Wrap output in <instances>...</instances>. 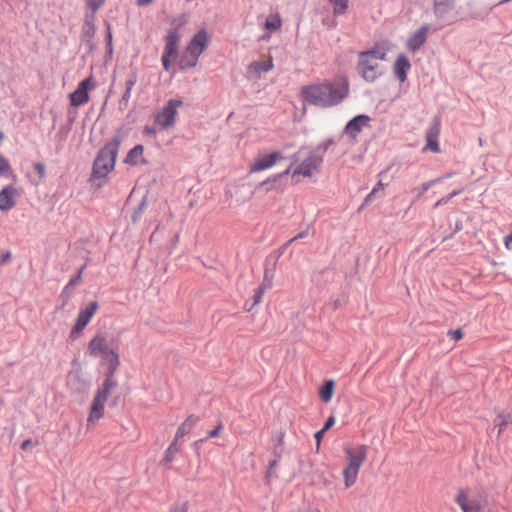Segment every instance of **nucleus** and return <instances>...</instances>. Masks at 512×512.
<instances>
[{
	"label": "nucleus",
	"instance_id": "nucleus-1",
	"mask_svg": "<svg viewBox=\"0 0 512 512\" xmlns=\"http://www.w3.org/2000/svg\"><path fill=\"white\" fill-rule=\"evenodd\" d=\"M350 85L346 77L318 80L301 87L300 97L308 105L331 108L339 105L349 95Z\"/></svg>",
	"mask_w": 512,
	"mask_h": 512
},
{
	"label": "nucleus",
	"instance_id": "nucleus-2",
	"mask_svg": "<svg viewBox=\"0 0 512 512\" xmlns=\"http://www.w3.org/2000/svg\"><path fill=\"white\" fill-rule=\"evenodd\" d=\"M391 49L389 42H382L367 51L359 53L357 71L366 82L376 81L383 73L380 61L386 60Z\"/></svg>",
	"mask_w": 512,
	"mask_h": 512
},
{
	"label": "nucleus",
	"instance_id": "nucleus-3",
	"mask_svg": "<svg viewBox=\"0 0 512 512\" xmlns=\"http://www.w3.org/2000/svg\"><path fill=\"white\" fill-rule=\"evenodd\" d=\"M344 453L346 464L342 470V476L345 488H350L357 482L360 469L367 457V447L365 445L345 446Z\"/></svg>",
	"mask_w": 512,
	"mask_h": 512
},
{
	"label": "nucleus",
	"instance_id": "nucleus-4",
	"mask_svg": "<svg viewBox=\"0 0 512 512\" xmlns=\"http://www.w3.org/2000/svg\"><path fill=\"white\" fill-rule=\"evenodd\" d=\"M119 147L120 140L115 138L100 150L93 165V174L96 177H104L114 169Z\"/></svg>",
	"mask_w": 512,
	"mask_h": 512
},
{
	"label": "nucleus",
	"instance_id": "nucleus-5",
	"mask_svg": "<svg viewBox=\"0 0 512 512\" xmlns=\"http://www.w3.org/2000/svg\"><path fill=\"white\" fill-rule=\"evenodd\" d=\"M116 386L111 383H102L96 390L87 418L86 426L88 429L93 428L104 416L105 404Z\"/></svg>",
	"mask_w": 512,
	"mask_h": 512
},
{
	"label": "nucleus",
	"instance_id": "nucleus-6",
	"mask_svg": "<svg viewBox=\"0 0 512 512\" xmlns=\"http://www.w3.org/2000/svg\"><path fill=\"white\" fill-rule=\"evenodd\" d=\"M186 23L185 16H181L177 19H174L173 25L174 29L169 31L167 36L165 37V48L162 56V64L163 68L166 71H169L170 66L176 60L180 42V36L178 34V29Z\"/></svg>",
	"mask_w": 512,
	"mask_h": 512
},
{
	"label": "nucleus",
	"instance_id": "nucleus-7",
	"mask_svg": "<svg viewBox=\"0 0 512 512\" xmlns=\"http://www.w3.org/2000/svg\"><path fill=\"white\" fill-rule=\"evenodd\" d=\"M209 38L205 31H199L190 41L187 47V53L191 57L190 60H186L183 67H193L197 63L198 57L208 46Z\"/></svg>",
	"mask_w": 512,
	"mask_h": 512
},
{
	"label": "nucleus",
	"instance_id": "nucleus-8",
	"mask_svg": "<svg viewBox=\"0 0 512 512\" xmlns=\"http://www.w3.org/2000/svg\"><path fill=\"white\" fill-rule=\"evenodd\" d=\"M180 106H182V101L169 100L163 109L156 114L155 122L164 129L172 127L176 120L177 109Z\"/></svg>",
	"mask_w": 512,
	"mask_h": 512
},
{
	"label": "nucleus",
	"instance_id": "nucleus-9",
	"mask_svg": "<svg viewBox=\"0 0 512 512\" xmlns=\"http://www.w3.org/2000/svg\"><path fill=\"white\" fill-rule=\"evenodd\" d=\"M98 310V303L96 301L90 302L84 309L79 311L76 322L70 332V338L76 339L84 328L89 324L92 317Z\"/></svg>",
	"mask_w": 512,
	"mask_h": 512
},
{
	"label": "nucleus",
	"instance_id": "nucleus-10",
	"mask_svg": "<svg viewBox=\"0 0 512 512\" xmlns=\"http://www.w3.org/2000/svg\"><path fill=\"white\" fill-rule=\"evenodd\" d=\"M96 87V82L92 76L81 81L76 90L70 94V103L72 106L78 107L83 104H86L89 101L90 90H93Z\"/></svg>",
	"mask_w": 512,
	"mask_h": 512
},
{
	"label": "nucleus",
	"instance_id": "nucleus-11",
	"mask_svg": "<svg viewBox=\"0 0 512 512\" xmlns=\"http://www.w3.org/2000/svg\"><path fill=\"white\" fill-rule=\"evenodd\" d=\"M100 358V364L106 367L105 379L103 383H111L113 385H117L114 374L120 365L118 352L114 349L100 356Z\"/></svg>",
	"mask_w": 512,
	"mask_h": 512
},
{
	"label": "nucleus",
	"instance_id": "nucleus-12",
	"mask_svg": "<svg viewBox=\"0 0 512 512\" xmlns=\"http://www.w3.org/2000/svg\"><path fill=\"white\" fill-rule=\"evenodd\" d=\"M321 163V157L315 154H310L307 158L300 162L297 168L293 171L292 176L312 177L317 173Z\"/></svg>",
	"mask_w": 512,
	"mask_h": 512
},
{
	"label": "nucleus",
	"instance_id": "nucleus-13",
	"mask_svg": "<svg viewBox=\"0 0 512 512\" xmlns=\"http://www.w3.org/2000/svg\"><path fill=\"white\" fill-rule=\"evenodd\" d=\"M112 350L113 349L109 348L108 346L106 334L104 332L99 331L89 341L86 353L92 357H100Z\"/></svg>",
	"mask_w": 512,
	"mask_h": 512
},
{
	"label": "nucleus",
	"instance_id": "nucleus-14",
	"mask_svg": "<svg viewBox=\"0 0 512 512\" xmlns=\"http://www.w3.org/2000/svg\"><path fill=\"white\" fill-rule=\"evenodd\" d=\"M84 2L87 9L84 28L87 34L93 35L95 31V14L104 6L106 0H84Z\"/></svg>",
	"mask_w": 512,
	"mask_h": 512
},
{
	"label": "nucleus",
	"instance_id": "nucleus-15",
	"mask_svg": "<svg viewBox=\"0 0 512 512\" xmlns=\"http://www.w3.org/2000/svg\"><path fill=\"white\" fill-rule=\"evenodd\" d=\"M283 159L280 152H272L270 154L259 155L255 158L250 166V173H258L274 166L279 160Z\"/></svg>",
	"mask_w": 512,
	"mask_h": 512
},
{
	"label": "nucleus",
	"instance_id": "nucleus-16",
	"mask_svg": "<svg viewBox=\"0 0 512 512\" xmlns=\"http://www.w3.org/2000/svg\"><path fill=\"white\" fill-rule=\"evenodd\" d=\"M455 502L463 512H480L483 508L481 502L476 498L470 497L467 490H460L455 497Z\"/></svg>",
	"mask_w": 512,
	"mask_h": 512
},
{
	"label": "nucleus",
	"instance_id": "nucleus-17",
	"mask_svg": "<svg viewBox=\"0 0 512 512\" xmlns=\"http://www.w3.org/2000/svg\"><path fill=\"white\" fill-rule=\"evenodd\" d=\"M20 195V191L12 186H5L0 191V211L6 212L16 205V199Z\"/></svg>",
	"mask_w": 512,
	"mask_h": 512
},
{
	"label": "nucleus",
	"instance_id": "nucleus-18",
	"mask_svg": "<svg viewBox=\"0 0 512 512\" xmlns=\"http://www.w3.org/2000/svg\"><path fill=\"white\" fill-rule=\"evenodd\" d=\"M371 118L367 115H357L351 119L345 126V133L355 139L364 127L369 126Z\"/></svg>",
	"mask_w": 512,
	"mask_h": 512
},
{
	"label": "nucleus",
	"instance_id": "nucleus-19",
	"mask_svg": "<svg viewBox=\"0 0 512 512\" xmlns=\"http://www.w3.org/2000/svg\"><path fill=\"white\" fill-rule=\"evenodd\" d=\"M429 33V26L423 25L418 30L412 33L406 42L408 50L417 51L426 41Z\"/></svg>",
	"mask_w": 512,
	"mask_h": 512
},
{
	"label": "nucleus",
	"instance_id": "nucleus-20",
	"mask_svg": "<svg viewBox=\"0 0 512 512\" xmlns=\"http://www.w3.org/2000/svg\"><path fill=\"white\" fill-rule=\"evenodd\" d=\"M440 134V120L435 118L432 125L429 127L426 133V147L425 149L431 150L435 153L440 151L438 137Z\"/></svg>",
	"mask_w": 512,
	"mask_h": 512
},
{
	"label": "nucleus",
	"instance_id": "nucleus-21",
	"mask_svg": "<svg viewBox=\"0 0 512 512\" xmlns=\"http://www.w3.org/2000/svg\"><path fill=\"white\" fill-rule=\"evenodd\" d=\"M199 421V417L196 415H189L178 427L174 440L177 442L184 436L188 435Z\"/></svg>",
	"mask_w": 512,
	"mask_h": 512
},
{
	"label": "nucleus",
	"instance_id": "nucleus-22",
	"mask_svg": "<svg viewBox=\"0 0 512 512\" xmlns=\"http://www.w3.org/2000/svg\"><path fill=\"white\" fill-rule=\"evenodd\" d=\"M410 67L409 59L405 55H399L394 64V73L401 82L407 79V71Z\"/></svg>",
	"mask_w": 512,
	"mask_h": 512
},
{
	"label": "nucleus",
	"instance_id": "nucleus-23",
	"mask_svg": "<svg viewBox=\"0 0 512 512\" xmlns=\"http://www.w3.org/2000/svg\"><path fill=\"white\" fill-rule=\"evenodd\" d=\"M144 147L142 145H136L127 154L125 162L130 165L145 164L146 161L143 158Z\"/></svg>",
	"mask_w": 512,
	"mask_h": 512
},
{
	"label": "nucleus",
	"instance_id": "nucleus-24",
	"mask_svg": "<svg viewBox=\"0 0 512 512\" xmlns=\"http://www.w3.org/2000/svg\"><path fill=\"white\" fill-rule=\"evenodd\" d=\"M455 0H434L433 12L438 18L444 16L454 7Z\"/></svg>",
	"mask_w": 512,
	"mask_h": 512
},
{
	"label": "nucleus",
	"instance_id": "nucleus-25",
	"mask_svg": "<svg viewBox=\"0 0 512 512\" xmlns=\"http://www.w3.org/2000/svg\"><path fill=\"white\" fill-rule=\"evenodd\" d=\"M335 388V382L332 379L326 380L323 385L319 388L318 394L320 399L328 403L332 400Z\"/></svg>",
	"mask_w": 512,
	"mask_h": 512
},
{
	"label": "nucleus",
	"instance_id": "nucleus-26",
	"mask_svg": "<svg viewBox=\"0 0 512 512\" xmlns=\"http://www.w3.org/2000/svg\"><path fill=\"white\" fill-rule=\"evenodd\" d=\"M274 67L272 58H269L268 60L264 61H254L249 65V70L260 74L262 72H268L272 70Z\"/></svg>",
	"mask_w": 512,
	"mask_h": 512
},
{
	"label": "nucleus",
	"instance_id": "nucleus-27",
	"mask_svg": "<svg viewBox=\"0 0 512 512\" xmlns=\"http://www.w3.org/2000/svg\"><path fill=\"white\" fill-rule=\"evenodd\" d=\"M179 449L177 447V442L175 440L169 445V447L165 450L163 459L161 464L165 467H170V464L175 458V455L178 453Z\"/></svg>",
	"mask_w": 512,
	"mask_h": 512
},
{
	"label": "nucleus",
	"instance_id": "nucleus-28",
	"mask_svg": "<svg viewBox=\"0 0 512 512\" xmlns=\"http://www.w3.org/2000/svg\"><path fill=\"white\" fill-rule=\"evenodd\" d=\"M282 26V20L278 14H271L265 21V29L269 31H277Z\"/></svg>",
	"mask_w": 512,
	"mask_h": 512
},
{
	"label": "nucleus",
	"instance_id": "nucleus-29",
	"mask_svg": "<svg viewBox=\"0 0 512 512\" xmlns=\"http://www.w3.org/2000/svg\"><path fill=\"white\" fill-rule=\"evenodd\" d=\"M136 82H137V76H136V74L133 73L125 82L126 89L122 96V101L128 102L130 100L131 92H132V89L135 86Z\"/></svg>",
	"mask_w": 512,
	"mask_h": 512
},
{
	"label": "nucleus",
	"instance_id": "nucleus-30",
	"mask_svg": "<svg viewBox=\"0 0 512 512\" xmlns=\"http://www.w3.org/2000/svg\"><path fill=\"white\" fill-rule=\"evenodd\" d=\"M334 5L333 13L335 15L344 14L348 7V0H330Z\"/></svg>",
	"mask_w": 512,
	"mask_h": 512
},
{
	"label": "nucleus",
	"instance_id": "nucleus-31",
	"mask_svg": "<svg viewBox=\"0 0 512 512\" xmlns=\"http://www.w3.org/2000/svg\"><path fill=\"white\" fill-rule=\"evenodd\" d=\"M495 421L496 426L498 427V433L501 434L506 428V426L511 423V417L509 415L503 417L498 415Z\"/></svg>",
	"mask_w": 512,
	"mask_h": 512
},
{
	"label": "nucleus",
	"instance_id": "nucleus-32",
	"mask_svg": "<svg viewBox=\"0 0 512 512\" xmlns=\"http://www.w3.org/2000/svg\"><path fill=\"white\" fill-rule=\"evenodd\" d=\"M269 287V285H266L264 282L259 286V288L255 291V294L253 296L254 305H258L263 297V294L265 290Z\"/></svg>",
	"mask_w": 512,
	"mask_h": 512
},
{
	"label": "nucleus",
	"instance_id": "nucleus-33",
	"mask_svg": "<svg viewBox=\"0 0 512 512\" xmlns=\"http://www.w3.org/2000/svg\"><path fill=\"white\" fill-rule=\"evenodd\" d=\"M34 169L36 170L39 180L34 182V184H39V182L45 177L46 175V167L43 163L38 162L34 165Z\"/></svg>",
	"mask_w": 512,
	"mask_h": 512
},
{
	"label": "nucleus",
	"instance_id": "nucleus-34",
	"mask_svg": "<svg viewBox=\"0 0 512 512\" xmlns=\"http://www.w3.org/2000/svg\"><path fill=\"white\" fill-rule=\"evenodd\" d=\"M169 512H188V503L187 502H181V503H175L171 506L169 509Z\"/></svg>",
	"mask_w": 512,
	"mask_h": 512
},
{
	"label": "nucleus",
	"instance_id": "nucleus-35",
	"mask_svg": "<svg viewBox=\"0 0 512 512\" xmlns=\"http://www.w3.org/2000/svg\"><path fill=\"white\" fill-rule=\"evenodd\" d=\"M11 170L9 161L0 155V174H5Z\"/></svg>",
	"mask_w": 512,
	"mask_h": 512
},
{
	"label": "nucleus",
	"instance_id": "nucleus-36",
	"mask_svg": "<svg viewBox=\"0 0 512 512\" xmlns=\"http://www.w3.org/2000/svg\"><path fill=\"white\" fill-rule=\"evenodd\" d=\"M448 336H450L454 341H459L463 338L464 333L461 328H458L456 330H449Z\"/></svg>",
	"mask_w": 512,
	"mask_h": 512
},
{
	"label": "nucleus",
	"instance_id": "nucleus-37",
	"mask_svg": "<svg viewBox=\"0 0 512 512\" xmlns=\"http://www.w3.org/2000/svg\"><path fill=\"white\" fill-rule=\"evenodd\" d=\"M222 429H223V424H222V422H219L215 429L208 432V438L217 437L220 434V432L222 431Z\"/></svg>",
	"mask_w": 512,
	"mask_h": 512
},
{
	"label": "nucleus",
	"instance_id": "nucleus-38",
	"mask_svg": "<svg viewBox=\"0 0 512 512\" xmlns=\"http://www.w3.org/2000/svg\"><path fill=\"white\" fill-rule=\"evenodd\" d=\"M12 253L9 250L2 251L0 254V261L1 263H7L11 260Z\"/></svg>",
	"mask_w": 512,
	"mask_h": 512
},
{
	"label": "nucleus",
	"instance_id": "nucleus-39",
	"mask_svg": "<svg viewBox=\"0 0 512 512\" xmlns=\"http://www.w3.org/2000/svg\"><path fill=\"white\" fill-rule=\"evenodd\" d=\"M334 424H335V418H334V416H330L326 420L322 430L326 433L330 428L333 427Z\"/></svg>",
	"mask_w": 512,
	"mask_h": 512
},
{
	"label": "nucleus",
	"instance_id": "nucleus-40",
	"mask_svg": "<svg viewBox=\"0 0 512 512\" xmlns=\"http://www.w3.org/2000/svg\"><path fill=\"white\" fill-rule=\"evenodd\" d=\"M81 278H82V269L79 271V273L75 277L70 279V281L67 284L66 288H68L70 286L72 287V286L76 285L81 280Z\"/></svg>",
	"mask_w": 512,
	"mask_h": 512
},
{
	"label": "nucleus",
	"instance_id": "nucleus-41",
	"mask_svg": "<svg viewBox=\"0 0 512 512\" xmlns=\"http://www.w3.org/2000/svg\"><path fill=\"white\" fill-rule=\"evenodd\" d=\"M143 132H144L145 135H148V136H155L156 135L155 128L150 127V126H145Z\"/></svg>",
	"mask_w": 512,
	"mask_h": 512
},
{
	"label": "nucleus",
	"instance_id": "nucleus-42",
	"mask_svg": "<svg viewBox=\"0 0 512 512\" xmlns=\"http://www.w3.org/2000/svg\"><path fill=\"white\" fill-rule=\"evenodd\" d=\"M504 244L506 249L511 250L512 249V233L505 237Z\"/></svg>",
	"mask_w": 512,
	"mask_h": 512
},
{
	"label": "nucleus",
	"instance_id": "nucleus-43",
	"mask_svg": "<svg viewBox=\"0 0 512 512\" xmlns=\"http://www.w3.org/2000/svg\"><path fill=\"white\" fill-rule=\"evenodd\" d=\"M324 434H325V432L322 429L315 433V439L317 441V448H319L320 442H321Z\"/></svg>",
	"mask_w": 512,
	"mask_h": 512
},
{
	"label": "nucleus",
	"instance_id": "nucleus-44",
	"mask_svg": "<svg viewBox=\"0 0 512 512\" xmlns=\"http://www.w3.org/2000/svg\"><path fill=\"white\" fill-rule=\"evenodd\" d=\"M450 200V197L449 195L445 196V197H442L441 199H439L436 203H435V207H439L441 205H444L446 203H448V201Z\"/></svg>",
	"mask_w": 512,
	"mask_h": 512
},
{
	"label": "nucleus",
	"instance_id": "nucleus-45",
	"mask_svg": "<svg viewBox=\"0 0 512 512\" xmlns=\"http://www.w3.org/2000/svg\"><path fill=\"white\" fill-rule=\"evenodd\" d=\"M154 0H136V4L139 7L148 6L153 3Z\"/></svg>",
	"mask_w": 512,
	"mask_h": 512
},
{
	"label": "nucleus",
	"instance_id": "nucleus-46",
	"mask_svg": "<svg viewBox=\"0 0 512 512\" xmlns=\"http://www.w3.org/2000/svg\"><path fill=\"white\" fill-rule=\"evenodd\" d=\"M377 192V188H373L372 191L366 196L365 202H370L375 197V194Z\"/></svg>",
	"mask_w": 512,
	"mask_h": 512
},
{
	"label": "nucleus",
	"instance_id": "nucleus-47",
	"mask_svg": "<svg viewBox=\"0 0 512 512\" xmlns=\"http://www.w3.org/2000/svg\"><path fill=\"white\" fill-rule=\"evenodd\" d=\"M31 443L32 442H31L30 439H27V440L23 441L22 444H21V449L24 450V451L27 450L29 448V446L31 445Z\"/></svg>",
	"mask_w": 512,
	"mask_h": 512
},
{
	"label": "nucleus",
	"instance_id": "nucleus-48",
	"mask_svg": "<svg viewBox=\"0 0 512 512\" xmlns=\"http://www.w3.org/2000/svg\"><path fill=\"white\" fill-rule=\"evenodd\" d=\"M306 236H307V232L304 231V232L299 233L295 237H293L290 241L293 242V241H296L298 239L304 238Z\"/></svg>",
	"mask_w": 512,
	"mask_h": 512
},
{
	"label": "nucleus",
	"instance_id": "nucleus-49",
	"mask_svg": "<svg viewBox=\"0 0 512 512\" xmlns=\"http://www.w3.org/2000/svg\"><path fill=\"white\" fill-rule=\"evenodd\" d=\"M463 189L454 190L449 194L450 199L462 193Z\"/></svg>",
	"mask_w": 512,
	"mask_h": 512
},
{
	"label": "nucleus",
	"instance_id": "nucleus-50",
	"mask_svg": "<svg viewBox=\"0 0 512 512\" xmlns=\"http://www.w3.org/2000/svg\"><path fill=\"white\" fill-rule=\"evenodd\" d=\"M429 188H430V184L429 183H424L422 185V192H421V194L426 192Z\"/></svg>",
	"mask_w": 512,
	"mask_h": 512
},
{
	"label": "nucleus",
	"instance_id": "nucleus-51",
	"mask_svg": "<svg viewBox=\"0 0 512 512\" xmlns=\"http://www.w3.org/2000/svg\"><path fill=\"white\" fill-rule=\"evenodd\" d=\"M374 188H377V191L384 188V184L379 181Z\"/></svg>",
	"mask_w": 512,
	"mask_h": 512
},
{
	"label": "nucleus",
	"instance_id": "nucleus-52",
	"mask_svg": "<svg viewBox=\"0 0 512 512\" xmlns=\"http://www.w3.org/2000/svg\"><path fill=\"white\" fill-rule=\"evenodd\" d=\"M4 139L3 133L0 131V142Z\"/></svg>",
	"mask_w": 512,
	"mask_h": 512
},
{
	"label": "nucleus",
	"instance_id": "nucleus-53",
	"mask_svg": "<svg viewBox=\"0 0 512 512\" xmlns=\"http://www.w3.org/2000/svg\"><path fill=\"white\" fill-rule=\"evenodd\" d=\"M289 173V170H286L285 172H283V175H287Z\"/></svg>",
	"mask_w": 512,
	"mask_h": 512
}]
</instances>
